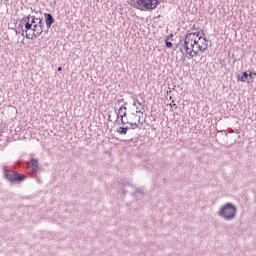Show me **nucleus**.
I'll return each instance as SVG.
<instances>
[{"label":"nucleus","instance_id":"10","mask_svg":"<svg viewBox=\"0 0 256 256\" xmlns=\"http://www.w3.org/2000/svg\"><path fill=\"white\" fill-rule=\"evenodd\" d=\"M249 78L253 79V72H251V70H249V73L243 72L238 75V81H241L242 83H245Z\"/></svg>","mask_w":256,"mask_h":256},{"label":"nucleus","instance_id":"12","mask_svg":"<svg viewBox=\"0 0 256 256\" xmlns=\"http://www.w3.org/2000/svg\"><path fill=\"white\" fill-rule=\"evenodd\" d=\"M133 106L136 107V113H141V115H143V113H145V107L144 106L141 107V102H139V100L134 99ZM139 107H141V108H139Z\"/></svg>","mask_w":256,"mask_h":256},{"label":"nucleus","instance_id":"18","mask_svg":"<svg viewBox=\"0 0 256 256\" xmlns=\"http://www.w3.org/2000/svg\"><path fill=\"white\" fill-rule=\"evenodd\" d=\"M192 34L195 35L196 39H199V37H203L201 36V32H193Z\"/></svg>","mask_w":256,"mask_h":256},{"label":"nucleus","instance_id":"9","mask_svg":"<svg viewBox=\"0 0 256 256\" xmlns=\"http://www.w3.org/2000/svg\"><path fill=\"white\" fill-rule=\"evenodd\" d=\"M44 19H45L47 29H51V25L55 23V18H53V15H51L50 13H45Z\"/></svg>","mask_w":256,"mask_h":256},{"label":"nucleus","instance_id":"4","mask_svg":"<svg viewBox=\"0 0 256 256\" xmlns=\"http://www.w3.org/2000/svg\"><path fill=\"white\" fill-rule=\"evenodd\" d=\"M134 3L133 7L135 9H145L146 11H153V9H157L159 5V0H132Z\"/></svg>","mask_w":256,"mask_h":256},{"label":"nucleus","instance_id":"24","mask_svg":"<svg viewBox=\"0 0 256 256\" xmlns=\"http://www.w3.org/2000/svg\"><path fill=\"white\" fill-rule=\"evenodd\" d=\"M253 75H256V73H255V72H253Z\"/></svg>","mask_w":256,"mask_h":256},{"label":"nucleus","instance_id":"13","mask_svg":"<svg viewBox=\"0 0 256 256\" xmlns=\"http://www.w3.org/2000/svg\"><path fill=\"white\" fill-rule=\"evenodd\" d=\"M30 165L34 171V173H37V170L39 169V160L37 159H31L30 160Z\"/></svg>","mask_w":256,"mask_h":256},{"label":"nucleus","instance_id":"19","mask_svg":"<svg viewBox=\"0 0 256 256\" xmlns=\"http://www.w3.org/2000/svg\"><path fill=\"white\" fill-rule=\"evenodd\" d=\"M125 102V99H118L116 101V105H121V103H124Z\"/></svg>","mask_w":256,"mask_h":256},{"label":"nucleus","instance_id":"6","mask_svg":"<svg viewBox=\"0 0 256 256\" xmlns=\"http://www.w3.org/2000/svg\"><path fill=\"white\" fill-rule=\"evenodd\" d=\"M129 189H131V191H133L132 195H137V193H140V195H143L145 193L144 188H135V186H133V184L126 183L124 186V189H122L123 195H127V193L129 192Z\"/></svg>","mask_w":256,"mask_h":256},{"label":"nucleus","instance_id":"14","mask_svg":"<svg viewBox=\"0 0 256 256\" xmlns=\"http://www.w3.org/2000/svg\"><path fill=\"white\" fill-rule=\"evenodd\" d=\"M129 121H133V123H141V115H137L135 113H132L130 116H129Z\"/></svg>","mask_w":256,"mask_h":256},{"label":"nucleus","instance_id":"8","mask_svg":"<svg viewBox=\"0 0 256 256\" xmlns=\"http://www.w3.org/2000/svg\"><path fill=\"white\" fill-rule=\"evenodd\" d=\"M126 116H127V107L125 105H122L120 106L117 114V117H120L121 119L122 125H127V123H129V121H125Z\"/></svg>","mask_w":256,"mask_h":256},{"label":"nucleus","instance_id":"5","mask_svg":"<svg viewBox=\"0 0 256 256\" xmlns=\"http://www.w3.org/2000/svg\"><path fill=\"white\" fill-rule=\"evenodd\" d=\"M4 178L6 181H9V183H22L24 179H27V176L25 174H19L15 171L4 169Z\"/></svg>","mask_w":256,"mask_h":256},{"label":"nucleus","instance_id":"3","mask_svg":"<svg viewBox=\"0 0 256 256\" xmlns=\"http://www.w3.org/2000/svg\"><path fill=\"white\" fill-rule=\"evenodd\" d=\"M43 20L41 18H37L35 16H24L22 20H20L19 28L22 31V35H25V33H29L31 29H33V25H39L42 23Z\"/></svg>","mask_w":256,"mask_h":256},{"label":"nucleus","instance_id":"2","mask_svg":"<svg viewBox=\"0 0 256 256\" xmlns=\"http://www.w3.org/2000/svg\"><path fill=\"white\" fill-rule=\"evenodd\" d=\"M218 215L224 219V221H233V219L237 217V206L231 202L225 203L220 207Z\"/></svg>","mask_w":256,"mask_h":256},{"label":"nucleus","instance_id":"25","mask_svg":"<svg viewBox=\"0 0 256 256\" xmlns=\"http://www.w3.org/2000/svg\"><path fill=\"white\" fill-rule=\"evenodd\" d=\"M124 121H130V120H126V119H124Z\"/></svg>","mask_w":256,"mask_h":256},{"label":"nucleus","instance_id":"23","mask_svg":"<svg viewBox=\"0 0 256 256\" xmlns=\"http://www.w3.org/2000/svg\"><path fill=\"white\" fill-rule=\"evenodd\" d=\"M17 33H21V32L16 31V35H17Z\"/></svg>","mask_w":256,"mask_h":256},{"label":"nucleus","instance_id":"22","mask_svg":"<svg viewBox=\"0 0 256 256\" xmlns=\"http://www.w3.org/2000/svg\"><path fill=\"white\" fill-rule=\"evenodd\" d=\"M57 71H63V68H62L61 66H59V67L57 68Z\"/></svg>","mask_w":256,"mask_h":256},{"label":"nucleus","instance_id":"7","mask_svg":"<svg viewBox=\"0 0 256 256\" xmlns=\"http://www.w3.org/2000/svg\"><path fill=\"white\" fill-rule=\"evenodd\" d=\"M45 26L43 25V22L40 23L35 31L31 34V32H26V39H37L38 37H41L43 35V28Z\"/></svg>","mask_w":256,"mask_h":256},{"label":"nucleus","instance_id":"15","mask_svg":"<svg viewBox=\"0 0 256 256\" xmlns=\"http://www.w3.org/2000/svg\"><path fill=\"white\" fill-rule=\"evenodd\" d=\"M129 129V127H119L117 133H119V135H127V131H129Z\"/></svg>","mask_w":256,"mask_h":256},{"label":"nucleus","instance_id":"16","mask_svg":"<svg viewBox=\"0 0 256 256\" xmlns=\"http://www.w3.org/2000/svg\"><path fill=\"white\" fill-rule=\"evenodd\" d=\"M139 122H133V121H128V123H126V125H131V129H137L139 128Z\"/></svg>","mask_w":256,"mask_h":256},{"label":"nucleus","instance_id":"20","mask_svg":"<svg viewBox=\"0 0 256 256\" xmlns=\"http://www.w3.org/2000/svg\"><path fill=\"white\" fill-rule=\"evenodd\" d=\"M39 24H34V25H32V28H31V30L30 31H32V33L35 31V29H37V26H38Z\"/></svg>","mask_w":256,"mask_h":256},{"label":"nucleus","instance_id":"21","mask_svg":"<svg viewBox=\"0 0 256 256\" xmlns=\"http://www.w3.org/2000/svg\"><path fill=\"white\" fill-rule=\"evenodd\" d=\"M170 39H173V34H169L168 36H166L165 40L169 41Z\"/></svg>","mask_w":256,"mask_h":256},{"label":"nucleus","instance_id":"1","mask_svg":"<svg viewBox=\"0 0 256 256\" xmlns=\"http://www.w3.org/2000/svg\"><path fill=\"white\" fill-rule=\"evenodd\" d=\"M203 37H199L197 39V36L195 34H186L184 38V42L181 43L180 41V53H185L193 59V57H197V55H200L199 51H203V47L199 45V41H201Z\"/></svg>","mask_w":256,"mask_h":256},{"label":"nucleus","instance_id":"17","mask_svg":"<svg viewBox=\"0 0 256 256\" xmlns=\"http://www.w3.org/2000/svg\"><path fill=\"white\" fill-rule=\"evenodd\" d=\"M165 45L168 49H171V47H173V43L169 40H165Z\"/></svg>","mask_w":256,"mask_h":256},{"label":"nucleus","instance_id":"11","mask_svg":"<svg viewBox=\"0 0 256 256\" xmlns=\"http://www.w3.org/2000/svg\"><path fill=\"white\" fill-rule=\"evenodd\" d=\"M199 46L202 47V50H199V53H205V51H207V47H209V40L202 37L201 41H199Z\"/></svg>","mask_w":256,"mask_h":256}]
</instances>
